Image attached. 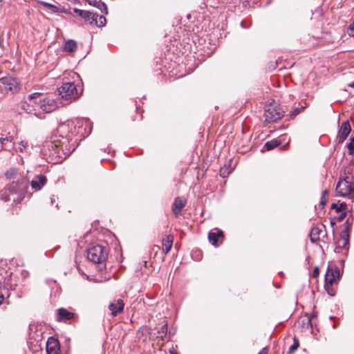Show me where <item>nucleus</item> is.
I'll use <instances>...</instances> for the list:
<instances>
[{"label":"nucleus","instance_id":"37998d69","mask_svg":"<svg viewBox=\"0 0 354 354\" xmlns=\"http://www.w3.org/2000/svg\"><path fill=\"white\" fill-rule=\"evenodd\" d=\"M320 203L322 205H324L326 204V199L325 198V197H324V196L322 197Z\"/></svg>","mask_w":354,"mask_h":354},{"label":"nucleus","instance_id":"09e8293b","mask_svg":"<svg viewBox=\"0 0 354 354\" xmlns=\"http://www.w3.org/2000/svg\"><path fill=\"white\" fill-rule=\"evenodd\" d=\"M348 86L354 88V81L348 84Z\"/></svg>","mask_w":354,"mask_h":354},{"label":"nucleus","instance_id":"f8f14e48","mask_svg":"<svg viewBox=\"0 0 354 354\" xmlns=\"http://www.w3.org/2000/svg\"><path fill=\"white\" fill-rule=\"evenodd\" d=\"M73 12L81 18L88 21L90 24L93 25L95 19L97 17V14L79 8H73Z\"/></svg>","mask_w":354,"mask_h":354},{"label":"nucleus","instance_id":"a19ab883","mask_svg":"<svg viewBox=\"0 0 354 354\" xmlns=\"http://www.w3.org/2000/svg\"><path fill=\"white\" fill-rule=\"evenodd\" d=\"M27 108H25L24 106H23V109L26 112V113H31L32 112V109L30 108H29V105H27Z\"/></svg>","mask_w":354,"mask_h":354},{"label":"nucleus","instance_id":"8fccbe9b","mask_svg":"<svg viewBox=\"0 0 354 354\" xmlns=\"http://www.w3.org/2000/svg\"><path fill=\"white\" fill-rule=\"evenodd\" d=\"M50 202H51V204H53L55 202V199L54 198L53 196L50 198Z\"/></svg>","mask_w":354,"mask_h":354},{"label":"nucleus","instance_id":"7c9ffc66","mask_svg":"<svg viewBox=\"0 0 354 354\" xmlns=\"http://www.w3.org/2000/svg\"><path fill=\"white\" fill-rule=\"evenodd\" d=\"M168 332V326L167 324H165L162 326L160 329L158 331V337L163 338L166 337Z\"/></svg>","mask_w":354,"mask_h":354},{"label":"nucleus","instance_id":"49530a36","mask_svg":"<svg viewBox=\"0 0 354 354\" xmlns=\"http://www.w3.org/2000/svg\"><path fill=\"white\" fill-rule=\"evenodd\" d=\"M328 191L326 189L323 192V195L322 196L325 197L326 195H328Z\"/></svg>","mask_w":354,"mask_h":354},{"label":"nucleus","instance_id":"5701e85b","mask_svg":"<svg viewBox=\"0 0 354 354\" xmlns=\"http://www.w3.org/2000/svg\"><path fill=\"white\" fill-rule=\"evenodd\" d=\"M13 140V136L10 135V133H8L6 135L1 131L0 133V144L1 147H6L7 142H12Z\"/></svg>","mask_w":354,"mask_h":354},{"label":"nucleus","instance_id":"c85d7f7f","mask_svg":"<svg viewBox=\"0 0 354 354\" xmlns=\"http://www.w3.org/2000/svg\"><path fill=\"white\" fill-rule=\"evenodd\" d=\"M299 340L296 337H295L293 339V344L289 348V350L288 351V354H293L295 353V351L299 348Z\"/></svg>","mask_w":354,"mask_h":354},{"label":"nucleus","instance_id":"473e14b6","mask_svg":"<svg viewBox=\"0 0 354 354\" xmlns=\"http://www.w3.org/2000/svg\"><path fill=\"white\" fill-rule=\"evenodd\" d=\"M348 150V154L353 155L354 153V137L351 138L350 142L346 145Z\"/></svg>","mask_w":354,"mask_h":354},{"label":"nucleus","instance_id":"9b49d317","mask_svg":"<svg viewBox=\"0 0 354 354\" xmlns=\"http://www.w3.org/2000/svg\"><path fill=\"white\" fill-rule=\"evenodd\" d=\"M348 243H349V234H348V229L346 227L344 229L341 234L340 238L337 241V245L335 249V251L339 252V250L342 249H348Z\"/></svg>","mask_w":354,"mask_h":354},{"label":"nucleus","instance_id":"ea45409f","mask_svg":"<svg viewBox=\"0 0 354 354\" xmlns=\"http://www.w3.org/2000/svg\"><path fill=\"white\" fill-rule=\"evenodd\" d=\"M351 225H352V221H350V218H348L345 222V225H346L345 229L346 227H348V229L349 230Z\"/></svg>","mask_w":354,"mask_h":354},{"label":"nucleus","instance_id":"20e7f679","mask_svg":"<svg viewBox=\"0 0 354 354\" xmlns=\"http://www.w3.org/2000/svg\"><path fill=\"white\" fill-rule=\"evenodd\" d=\"M21 90V82L19 79L12 76L0 78V95L2 97L8 94H15Z\"/></svg>","mask_w":354,"mask_h":354},{"label":"nucleus","instance_id":"72a5a7b5","mask_svg":"<svg viewBox=\"0 0 354 354\" xmlns=\"http://www.w3.org/2000/svg\"><path fill=\"white\" fill-rule=\"evenodd\" d=\"M192 258L196 261L201 260L202 257V254L200 250H195L192 252Z\"/></svg>","mask_w":354,"mask_h":354},{"label":"nucleus","instance_id":"4c0bfd02","mask_svg":"<svg viewBox=\"0 0 354 354\" xmlns=\"http://www.w3.org/2000/svg\"><path fill=\"white\" fill-rule=\"evenodd\" d=\"M319 275V268L315 267L313 271L312 277L316 278Z\"/></svg>","mask_w":354,"mask_h":354},{"label":"nucleus","instance_id":"b1692460","mask_svg":"<svg viewBox=\"0 0 354 354\" xmlns=\"http://www.w3.org/2000/svg\"><path fill=\"white\" fill-rule=\"evenodd\" d=\"M38 3L40 5L43 6L44 8L49 10L53 13H57V12H61L59 8L55 5H53V4L43 1H38Z\"/></svg>","mask_w":354,"mask_h":354},{"label":"nucleus","instance_id":"f257e3e1","mask_svg":"<svg viewBox=\"0 0 354 354\" xmlns=\"http://www.w3.org/2000/svg\"><path fill=\"white\" fill-rule=\"evenodd\" d=\"M91 131V122L86 118L60 123L53 131L50 139L43 145L41 153L44 158L50 163L62 162L75 151L79 142L87 137Z\"/></svg>","mask_w":354,"mask_h":354},{"label":"nucleus","instance_id":"a878e982","mask_svg":"<svg viewBox=\"0 0 354 354\" xmlns=\"http://www.w3.org/2000/svg\"><path fill=\"white\" fill-rule=\"evenodd\" d=\"M105 23L106 18L104 17V16L97 15V17L95 19L93 25H95L97 27H102L105 25Z\"/></svg>","mask_w":354,"mask_h":354},{"label":"nucleus","instance_id":"39448f33","mask_svg":"<svg viewBox=\"0 0 354 354\" xmlns=\"http://www.w3.org/2000/svg\"><path fill=\"white\" fill-rule=\"evenodd\" d=\"M108 251L101 245H91L87 250V258L93 263H102L107 259Z\"/></svg>","mask_w":354,"mask_h":354},{"label":"nucleus","instance_id":"f03ea898","mask_svg":"<svg viewBox=\"0 0 354 354\" xmlns=\"http://www.w3.org/2000/svg\"><path fill=\"white\" fill-rule=\"evenodd\" d=\"M336 195L347 197L353 201L354 199V182L352 169H345L344 174L340 176L335 188Z\"/></svg>","mask_w":354,"mask_h":354},{"label":"nucleus","instance_id":"6e6552de","mask_svg":"<svg viewBox=\"0 0 354 354\" xmlns=\"http://www.w3.org/2000/svg\"><path fill=\"white\" fill-rule=\"evenodd\" d=\"M284 115V111L275 105H266L265 106L264 116L266 122L270 123L280 120Z\"/></svg>","mask_w":354,"mask_h":354},{"label":"nucleus","instance_id":"f3484780","mask_svg":"<svg viewBox=\"0 0 354 354\" xmlns=\"http://www.w3.org/2000/svg\"><path fill=\"white\" fill-rule=\"evenodd\" d=\"M186 202L180 198H176L172 204V211L177 217L180 213L183 208L185 206Z\"/></svg>","mask_w":354,"mask_h":354},{"label":"nucleus","instance_id":"de8ad7c7","mask_svg":"<svg viewBox=\"0 0 354 354\" xmlns=\"http://www.w3.org/2000/svg\"><path fill=\"white\" fill-rule=\"evenodd\" d=\"M241 26L242 28H248V26H245V24H244L243 21H242V22L241 23Z\"/></svg>","mask_w":354,"mask_h":354},{"label":"nucleus","instance_id":"4468645a","mask_svg":"<svg viewBox=\"0 0 354 354\" xmlns=\"http://www.w3.org/2000/svg\"><path fill=\"white\" fill-rule=\"evenodd\" d=\"M223 231L218 229H215V231L212 230L208 234L209 241L214 246H218L219 239H223Z\"/></svg>","mask_w":354,"mask_h":354},{"label":"nucleus","instance_id":"79ce46f5","mask_svg":"<svg viewBox=\"0 0 354 354\" xmlns=\"http://www.w3.org/2000/svg\"><path fill=\"white\" fill-rule=\"evenodd\" d=\"M258 354H268V348H263Z\"/></svg>","mask_w":354,"mask_h":354},{"label":"nucleus","instance_id":"a18cd8bd","mask_svg":"<svg viewBox=\"0 0 354 354\" xmlns=\"http://www.w3.org/2000/svg\"><path fill=\"white\" fill-rule=\"evenodd\" d=\"M3 299H4L3 295L0 293V305L2 304Z\"/></svg>","mask_w":354,"mask_h":354},{"label":"nucleus","instance_id":"9d476101","mask_svg":"<svg viewBox=\"0 0 354 354\" xmlns=\"http://www.w3.org/2000/svg\"><path fill=\"white\" fill-rule=\"evenodd\" d=\"M351 131V127L348 120L344 121L342 123L338 133L337 140L339 144H342L347 138L348 136Z\"/></svg>","mask_w":354,"mask_h":354},{"label":"nucleus","instance_id":"f704fd0d","mask_svg":"<svg viewBox=\"0 0 354 354\" xmlns=\"http://www.w3.org/2000/svg\"><path fill=\"white\" fill-rule=\"evenodd\" d=\"M8 281H9V279H8V280H6V279H5V281H4V285H3V288H4L5 289H7V290H8V289L14 290V289L15 288L16 284H15V283L12 284V283H8Z\"/></svg>","mask_w":354,"mask_h":354},{"label":"nucleus","instance_id":"c9c22d12","mask_svg":"<svg viewBox=\"0 0 354 354\" xmlns=\"http://www.w3.org/2000/svg\"><path fill=\"white\" fill-rule=\"evenodd\" d=\"M41 93H32L30 95H28V100H30V102H31L32 100L38 97L39 96H40Z\"/></svg>","mask_w":354,"mask_h":354},{"label":"nucleus","instance_id":"6ab92c4d","mask_svg":"<svg viewBox=\"0 0 354 354\" xmlns=\"http://www.w3.org/2000/svg\"><path fill=\"white\" fill-rule=\"evenodd\" d=\"M174 236L172 235H167L162 240V251L165 254L169 252L173 244Z\"/></svg>","mask_w":354,"mask_h":354},{"label":"nucleus","instance_id":"aec40b11","mask_svg":"<svg viewBox=\"0 0 354 354\" xmlns=\"http://www.w3.org/2000/svg\"><path fill=\"white\" fill-rule=\"evenodd\" d=\"M77 42L73 39H68L66 41L64 46V51L66 53H73L77 49Z\"/></svg>","mask_w":354,"mask_h":354},{"label":"nucleus","instance_id":"2eb2a0df","mask_svg":"<svg viewBox=\"0 0 354 354\" xmlns=\"http://www.w3.org/2000/svg\"><path fill=\"white\" fill-rule=\"evenodd\" d=\"M124 301L121 299H118L109 306V310L111 311L113 316H116L118 314L122 313L124 309Z\"/></svg>","mask_w":354,"mask_h":354},{"label":"nucleus","instance_id":"603ef678","mask_svg":"<svg viewBox=\"0 0 354 354\" xmlns=\"http://www.w3.org/2000/svg\"><path fill=\"white\" fill-rule=\"evenodd\" d=\"M170 354H178V353L174 351H170Z\"/></svg>","mask_w":354,"mask_h":354},{"label":"nucleus","instance_id":"2f4dec72","mask_svg":"<svg viewBox=\"0 0 354 354\" xmlns=\"http://www.w3.org/2000/svg\"><path fill=\"white\" fill-rule=\"evenodd\" d=\"M18 174V170L16 168H11L6 173V176L8 178H14Z\"/></svg>","mask_w":354,"mask_h":354},{"label":"nucleus","instance_id":"412c9836","mask_svg":"<svg viewBox=\"0 0 354 354\" xmlns=\"http://www.w3.org/2000/svg\"><path fill=\"white\" fill-rule=\"evenodd\" d=\"M90 4L93 5L94 7L98 8L104 15L108 14L107 6L104 2L101 1L93 0L90 2Z\"/></svg>","mask_w":354,"mask_h":354},{"label":"nucleus","instance_id":"dca6fc26","mask_svg":"<svg viewBox=\"0 0 354 354\" xmlns=\"http://www.w3.org/2000/svg\"><path fill=\"white\" fill-rule=\"evenodd\" d=\"M74 314L67 309L60 308L57 310V320L59 322H66L73 317Z\"/></svg>","mask_w":354,"mask_h":354},{"label":"nucleus","instance_id":"c03bdc74","mask_svg":"<svg viewBox=\"0 0 354 354\" xmlns=\"http://www.w3.org/2000/svg\"><path fill=\"white\" fill-rule=\"evenodd\" d=\"M35 340L37 342L41 341V335H37V338H35Z\"/></svg>","mask_w":354,"mask_h":354},{"label":"nucleus","instance_id":"c756f323","mask_svg":"<svg viewBox=\"0 0 354 354\" xmlns=\"http://www.w3.org/2000/svg\"><path fill=\"white\" fill-rule=\"evenodd\" d=\"M306 107V106H301V108H294V109L289 114L290 118L294 119L298 114L304 110Z\"/></svg>","mask_w":354,"mask_h":354},{"label":"nucleus","instance_id":"a211bd4d","mask_svg":"<svg viewBox=\"0 0 354 354\" xmlns=\"http://www.w3.org/2000/svg\"><path fill=\"white\" fill-rule=\"evenodd\" d=\"M46 177L44 175H39L37 176V180H32L31 181V187L35 190H40L43 186L46 183Z\"/></svg>","mask_w":354,"mask_h":354},{"label":"nucleus","instance_id":"4be33fe9","mask_svg":"<svg viewBox=\"0 0 354 354\" xmlns=\"http://www.w3.org/2000/svg\"><path fill=\"white\" fill-rule=\"evenodd\" d=\"M322 232V230L318 227H313L311 229L310 234V239L311 242L315 243L319 239V235Z\"/></svg>","mask_w":354,"mask_h":354},{"label":"nucleus","instance_id":"0eeeda50","mask_svg":"<svg viewBox=\"0 0 354 354\" xmlns=\"http://www.w3.org/2000/svg\"><path fill=\"white\" fill-rule=\"evenodd\" d=\"M339 270L335 266H329L328 267L326 273L325 274V284L324 288L328 293L330 295H334V292L332 290L333 283L339 277Z\"/></svg>","mask_w":354,"mask_h":354},{"label":"nucleus","instance_id":"bb28decb","mask_svg":"<svg viewBox=\"0 0 354 354\" xmlns=\"http://www.w3.org/2000/svg\"><path fill=\"white\" fill-rule=\"evenodd\" d=\"M232 169L230 168V166L227 167L225 165L223 167L220 169L219 174L222 178H226L231 173Z\"/></svg>","mask_w":354,"mask_h":354},{"label":"nucleus","instance_id":"e433bc0d","mask_svg":"<svg viewBox=\"0 0 354 354\" xmlns=\"http://www.w3.org/2000/svg\"><path fill=\"white\" fill-rule=\"evenodd\" d=\"M346 216V213L345 212H342L341 214L339 215V216L337 218V220L338 221H342L345 218Z\"/></svg>","mask_w":354,"mask_h":354},{"label":"nucleus","instance_id":"423d86ee","mask_svg":"<svg viewBox=\"0 0 354 354\" xmlns=\"http://www.w3.org/2000/svg\"><path fill=\"white\" fill-rule=\"evenodd\" d=\"M58 95L66 100L72 102L79 97L78 91L73 82H64L57 88Z\"/></svg>","mask_w":354,"mask_h":354},{"label":"nucleus","instance_id":"7ed1b4c3","mask_svg":"<svg viewBox=\"0 0 354 354\" xmlns=\"http://www.w3.org/2000/svg\"><path fill=\"white\" fill-rule=\"evenodd\" d=\"M27 187V180L23 177H19L16 181H12L8 185L6 188V191H8L12 195H16L17 197L14 196L13 198H11L9 196L4 197L3 195L1 197L6 202L12 200L14 202L20 203L24 198Z\"/></svg>","mask_w":354,"mask_h":354},{"label":"nucleus","instance_id":"3c124183","mask_svg":"<svg viewBox=\"0 0 354 354\" xmlns=\"http://www.w3.org/2000/svg\"><path fill=\"white\" fill-rule=\"evenodd\" d=\"M335 225V221H334V220H331V221H330V225H331L332 227H333Z\"/></svg>","mask_w":354,"mask_h":354},{"label":"nucleus","instance_id":"58836bf2","mask_svg":"<svg viewBox=\"0 0 354 354\" xmlns=\"http://www.w3.org/2000/svg\"><path fill=\"white\" fill-rule=\"evenodd\" d=\"M20 145V151H22L24 149H25L27 146V142L22 140L19 142Z\"/></svg>","mask_w":354,"mask_h":354},{"label":"nucleus","instance_id":"ddd939ff","mask_svg":"<svg viewBox=\"0 0 354 354\" xmlns=\"http://www.w3.org/2000/svg\"><path fill=\"white\" fill-rule=\"evenodd\" d=\"M46 352L48 354H60L59 343L53 337H50L46 342Z\"/></svg>","mask_w":354,"mask_h":354},{"label":"nucleus","instance_id":"cd10ccee","mask_svg":"<svg viewBox=\"0 0 354 354\" xmlns=\"http://www.w3.org/2000/svg\"><path fill=\"white\" fill-rule=\"evenodd\" d=\"M346 207H347V205L344 202L340 203L339 205H337L336 203H333L331 205V209H335V211L337 212H343L344 210H345L346 209Z\"/></svg>","mask_w":354,"mask_h":354},{"label":"nucleus","instance_id":"1a4fd4ad","mask_svg":"<svg viewBox=\"0 0 354 354\" xmlns=\"http://www.w3.org/2000/svg\"><path fill=\"white\" fill-rule=\"evenodd\" d=\"M57 106L58 105L57 102L50 97H45L42 100H39V107L46 113H51L54 111L56 110Z\"/></svg>","mask_w":354,"mask_h":354},{"label":"nucleus","instance_id":"393cba45","mask_svg":"<svg viewBox=\"0 0 354 354\" xmlns=\"http://www.w3.org/2000/svg\"><path fill=\"white\" fill-rule=\"evenodd\" d=\"M281 145V142L276 139L272 140L270 141H268L266 142L264 147L268 150H271L274 149L275 147L279 146Z\"/></svg>","mask_w":354,"mask_h":354}]
</instances>
